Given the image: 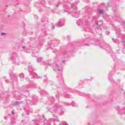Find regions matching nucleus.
I'll return each instance as SVG.
<instances>
[{
	"instance_id": "c9c22d12",
	"label": "nucleus",
	"mask_w": 125,
	"mask_h": 125,
	"mask_svg": "<svg viewBox=\"0 0 125 125\" xmlns=\"http://www.w3.org/2000/svg\"><path fill=\"white\" fill-rule=\"evenodd\" d=\"M30 87H31V86H30L29 85H27L26 87V88H30Z\"/></svg>"
},
{
	"instance_id": "9d476101",
	"label": "nucleus",
	"mask_w": 125,
	"mask_h": 125,
	"mask_svg": "<svg viewBox=\"0 0 125 125\" xmlns=\"http://www.w3.org/2000/svg\"><path fill=\"white\" fill-rule=\"evenodd\" d=\"M69 55V54L67 52V51H64L62 53V58L63 59H65V58H67L68 56Z\"/></svg>"
},
{
	"instance_id": "e433bc0d",
	"label": "nucleus",
	"mask_w": 125,
	"mask_h": 125,
	"mask_svg": "<svg viewBox=\"0 0 125 125\" xmlns=\"http://www.w3.org/2000/svg\"><path fill=\"white\" fill-rule=\"evenodd\" d=\"M4 35H5V33H1V36H4Z\"/></svg>"
},
{
	"instance_id": "a18cd8bd",
	"label": "nucleus",
	"mask_w": 125,
	"mask_h": 125,
	"mask_svg": "<svg viewBox=\"0 0 125 125\" xmlns=\"http://www.w3.org/2000/svg\"><path fill=\"white\" fill-rule=\"evenodd\" d=\"M12 114L13 115H14V112L13 111H12Z\"/></svg>"
},
{
	"instance_id": "bb28decb",
	"label": "nucleus",
	"mask_w": 125,
	"mask_h": 125,
	"mask_svg": "<svg viewBox=\"0 0 125 125\" xmlns=\"http://www.w3.org/2000/svg\"><path fill=\"white\" fill-rule=\"evenodd\" d=\"M44 65L45 68H47V67H46V66H51V65L50 64H49V63H48L47 64H44Z\"/></svg>"
},
{
	"instance_id": "c03bdc74",
	"label": "nucleus",
	"mask_w": 125,
	"mask_h": 125,
	"mask_svg": "<svg viewBox=\"0 0 125 125\" xmlns=\"http://www.w3.org/2000/svg\"><path fill=\"white\" fill-rule=\"evenodd\" d=\"M67 105L69 106V105H71V104H70V103H67Z\"/></svg>"
},
{
	"instance_id": "6ab92c4d",
	"label": "nucleus",
	"mask_w": 125,
	"mask_h": 125,
	"mask_svg": "<svg viewBox=\"0 0 125 125\" xmlns=\"http://www.w3.org/2000/svg\"><path fill=\"white\" fill-rule=\"evenodd\" d=\"M62 3H61V2H59L58 4H54V3H53V4L54 5V7L55 8L56 7H58V6H59L60 5H61Z\"/></svg>"
},
{
	"instance_id": "58836bf2",
	"label": "nucleus",
	"mask_w": 125,
	"mask_h": 125,
	"mask_svg": "<svg viewBox=\"0 0 125 125\" xmlns=\"http://www.w3.org/2000/svg\"><path fill=\"white\" fill-rule=\"evenodd\" d=\"M23 94H24V96H21V97H24V96H25V93H23Z\"/></svg>"
},
{
	"instance_id": "49530a36",
	"label": "nucleus",
	"mask_w": 125,
	"mask_h": 125,
	"mask_svg": "<svg viewBox=\"0 0 125 125\" xmlns=\"http://www.w3.org/2000/svg\"><path fill=\"white\" fill-rule=\"evenodd\" d=\"M115 40V39L114 38H112V41Z\"/></svg>"
},
{
	"instance_id": "dca6fc26",
	"label": "nucleus",
	"mask_w": 125,
	"mask_h": 125,
	"mask_svg": "<svg viewBox=\"0 0 125 125\" xmlns=\"http://www.w3.org/2000/svg\"><path fill=\"white\" fill-rule=\"evenodd\" d=\"M98 13L99 14H104V13H105V10L103 9H100L98 11Z\"/></svg>"
},
{
	"instance_id": "a19ab883",
	"label": "nucleus",
	"mask_w": 125,
	"mask_h": 125,
	"mask_svg": "<svg viewBox=\"0 0 125 125\" xmlns=\"http://www.w3.org/2000/svg\"><path fill=\"white\" fill-rule=\"evenodd\" d=\"M117 42H118V40L117 39H116L115 40V41H114V42H115V43H117Z\"/></svg>"
},
{
	"instance_id": "412c9836",
	"label": "nucleus",
	"mask_w": 125,
	"mask_h": 125,
	"mask_svg": "<svg viewBox=\"0 0 125 125\" xmlns=\"http://www.w3.org/2000/svg\"><path fill=\"white\" fill-rule=\"evenodd\" d=\"M95 25L97 26V27L96 28V30H101V27L99 26L98 23L97 22H95Z\"/></svg>"
},
{
	"instance_id": "b1692460",
	"label": "nucleus",
	"mask_w": 125,
	"mask_h": 125,
	"mask_svg": "<svg viewBox=\"0 0 125 125\" xmlns=\"http://www.w3.org/2000/svg\"><path fill=\"white\" fill-rule=\"evenodd\" d=\"M37 98H38V97H35V98H33L32 101L34 103H36V102H37Z\"/></svg>"
},
{
	"instance_id": "79ce46f5",
	"label": "nucleus",
	"mask_w": 125,
	"mask_h": 125,
	"mask_svg": "<svg viewBox=\"0 0 125 125\" xmlns=\"http://www.w3.org/2000/svg\"><path fill=\"white\" fill-rule=\"evenodd\" d=\"M65 97H66V98H70V96H66Z\"/></svg>"
},
{
	"instance_id": "2f4dec72",
	"label": "nucleus",
	"mask_w": 125,
	"mask_h": 125,
	"mask_svg": "<svg viewBox=\"0 0 125 125\" xmlns=\"http://www.w3.org/2000/svg\"><path fill=\"white\" fill-rule=\"evenodd\" d=\"M32 57H35L36 56V55L34 53H32Z\"/></svg>"
},
{
	"instance_id": "2eb2a0df",
	"label": "nucleus",
	"mask_w": 125,
	"mask_h": 125,
	"mask_svg": "<svg viewBox=\"0 0 125 125\" xmlns=\"http://www.w3.org/2000/svg\"><path fill=\"white\" fill-rule=\"evenodd\" d=\"M99 7L106 8V4L104 3H102L99 5Z\"/></svg>"
},
{
	"instance_id": "4c0bfd02",
	"label": "nucleus",
	"mask_w": 125,
	"mask_h": 125,
	"mask_svg": "<svg viewBox=\"0 0 125 125\" xmlns=\"http://www.w3.org/2000/svg\"><path fill=\"white\" fill-rule=\"evenodd\" d=\"M21 48H23V49H25V46H21Z\"/></svg>"
},
{
	"instance_id": "7ed1b4c3",
	"label": "nucleus",
	"mask_w": 125,
	"mask_h": 125,
	"mask_svg": "<svg viewBox=\"0 0 125 125\" xmlns=\"http://www.w3.org/2000/svg\"><path fill=\"white\" fill-rule=\"evenodd\" d=\"M28 70L30 73V75L32 76L31 79H41V77L39 76L37 73L33 71L34 67L31 63L28 65Z\"/></svg>"
},
{
	"instance_id": "9b49d317",
	"label": "nucleus",
	"mask_w": 125,
	"mask_h": 125,
	"mask_svg": "<svg viewBox=\"0 0 125 125\" xmlns=\"http://www.w3.org/2000/svg\"><path fill=\"white\" fill-rule=\"evenodd\" d=\"M44 83H47L48 84H52L53 83L51 81H47V78H46V76H44Z\"/></svg>"
},
{
	"instance_id": "09e8293b",
	"label": "nucleus",
	"mask_w": 125,
	"mask_h": 125,
	"mask_svg": "<svg viewBox=\"0 0 125 125\" xmlns=\"http://www.w3.org/2000/svg\"><path fill=\"white\" fill-rule=\"evenodd\" d=\"M6 7H7V5H6Z\"/></svg>"
},
{
	"instance_id": "5701e85b",
	"label": "nucleus",
	"mask_w": 125,
	"mask_h": 125,
	"mask_svg": "<svg viewBox=\"0 0 125 125\" xmlns=\"http://www.w3.org/2000/svg\"><path fill=\"white\" fill-rule=\"evenodd\" d=\"M71 105L73 107H78V105H77V104L74 102H72Z\"/></svg>"
},
{
	"instance_id": "f3484780",
	"label": "nucleus",
	"mask_w": 125,
	"mask_h": 125,
	"mask_svg": "<svg viewBox=\"0 0 125 125\" xmlns=\"http://www.w3.org/2000/svg\"><path fill=\"white\" fill-rule=\"evenodd\" d=\"M58 79L59 80V81H60L61 82H63V77L61 75L58 76Z\"/></svg>"
},
{
	"instance_id": "4468645a",
	"label": "nucleus",
	"mask_w": 125,
	"mask_h": 125,
	"mask_svg": "<svg viewBox=\"0 0 125 125\" xmlns=\"http://www.w3.org/2000/svg\"><path fill=\"white\" fill-rule=\"evenodd\" d=\"M121 38L122 39V43L125 44V35L123 34L121 36Z\"/></svg>"
},
{
	"instance_id": "423d86ee",
	"label": "nucleus",
	"mask_w": 125,
	"mask_h": 125,
	"mask_svg": "<svg viewBox=\"0 0 125 125\" xmlns=\"http://www.w3.org/2000/svg\"><path fill=\"white\" fill-rule=\"evenodd\" d=\"M64 23H65V20L64 19H62L60 20L59 22L56 24V26L58 27V28L62 27V26H64Z\"/></svg>"
},
{
	"instance_id": "aec40b11",
	"label": "nucleus",
	"mask_w": 125,
	"mask_h": 125,
	"mask_svg": "<svg viewBox=\"0 0 125 125\" xmlns=\"http://www.w3.org/2000/svg\"><path fill=\"white\" fill-rule=\"evenodd\" d=\"M41 123V121H39L38 120H35L34 124L35 125H40V124Z\"/></svg>"
},
{
	"instance_id": "c756f323",
	"label": "nucleus",
	"mask_w": 125,
	"mask_h": 125,
	"mask_svg": "<svg viewBox=\"0 0 125 125\" xmlns=\"http://www.w3.org/2000/svg\"><path fill=\"white\" fill-rule=\"evenodd\" d=\"M116 18H117V19H119V18H120V15L119 14L116 15Z\"/></svg>"
},
{
	"instance_id": "de8ad7c7",
	"label": "nucleus",
	"mask_w": 125,
	"mask_h": 125,
	"mask_svg": "<svg viewBox=\"0 0 125 125\" xmlns=\"http://www.w3.org/2000/svg\"><path fill=\"white\" fill-rule=\"evenodd\" d=\"M46 122V121H45V122H44V124H45Z\"/></svg>"
},
{
	"instance_id": "a878e982",
	"label": "nucleus",
	"mask_w": 125,
	"mask_h": 125,
	"mask_svg": "<svg viewBox=\"0 0 125 125\" xmlns=\"http://www.w3.org/2000/svg\"><path fill=\"white\" fill-rule=\"evenodd\" d=\"M90 44H91L87 43L86 42H85V44H82V45L88 46V45H90Z\"/></svg>"
},
{
	"instance_id": "ea45409f",
	"label": "nucleus",
	"mask_w": 125,
	"mask_h": 125,
	"mask_svg": "<svg viewBox=\"0 0 125 125\" xmlns=\"http://www.w3.org/2000/svg\"><path fill=\"white\" fill-rule=\"evenodd\" d=\"M64 12H67V14H69V12L67 11H64Z\"/></svg>"
},
{
	"instance_id": "cd10ccee",
	"label": "nucleus",
	"mask_w": 125,
	"mask_h": 125,
	"mask_svg": "<svg viewBox=\"0 0 125 125\" xmlns=\"http://www.w3.org/2000/svg\"><path fill=\"white\" fill-rule=\"evenodd\" d=\"M45 21L46 22H47V18H46L45 20H44L43 19L42 20V22H45Z\"/></svg>"
},
{
	"instance_id": "8fccbe9b",
	"label": "nucleus",
	"mask_w": 125,
	"mask_h": 125,
	"mask_svg": "<svg viewBox=\"0 0 125 125\" xmlns=\"http://www.w3.org/2000/svg\"><path fill=\"white\" fill-rule=\"evenodd\" d=\"M50 3H51V1L50 2Z\"/></svg>"
},
{
	"instance_id": "1a4fd4ad",
	"label": "nucleus",
	"mask_w": 125,
	"mask_h": 125,
	"mask_svg": "<svg viewBox=\"0 0 125 125\" xmlns=\"http://www.w3.org/2000/svg\"><path fill=\"white\" fill-rule=\"evenodd\" d=\"M114 73H115V70H112L108 74V80L110 82H112V81H113L112 79V76L114 75Z\"/></svg>"
},
{
	"instance_id": "ddd939ff",
	"label": "nucleus",
	"mask_w": 125,
	"mask_h": 125,
	"mask_svg": "<svg viewBox=\"0 0 125 125\" xmlns=\"http://www.w3.org/2000/svg\"><path fill=\"white\" fill-rule=\"evenodd\" d=\"M22 102L21 101L16 102L13 104L14 106H18V105H20V104H22Z\"/></svg>"
},
{
	"instance_id": "4be33fe9",
	"label": "nucleus",
	"mask_w": 125,
	"mask_h": 125,
	"mask_svg": "<svg viewBox=\"0 0 125 125\" xmlns=\"http://www.w3.org/2000/svg\"><path fill=\"white\" fill-rule=\"evenodd\" d=\"M80 96H89V94H85V93H81V94H80Z\"/></svg>"
},
{
	"instance_id": "3c124183",
	"label": "nucleus",
	"mask_w": 125,
	"mask_h": 125,
	"mask_svg": "<svg viewBox=\"0 0 125 125\" xmlns=\"http://www.w3.org/2000/svg\"><path fill=\"white\" fill-rule=\"evenodd\" d=\"M99 44H101V43H99Z\"/></svg>"
},
{
	"instance_id": "f257e3e1",
	"label": "nucleus",
	"mask_w": 125,
	"mask_h": 125,
	"mask_svg": "<svg viewBox=\"0 0 125 125\" xmlns=\"http://www.w3.org/2000/svg\"><path fill=\"white\" fill-rule=\"evenodd\" d=\"M62 59L61 60V61H59L57 63L52 64L53 69L56 73H61L62 72V66L61 63H64V61L62 60Z\"/></svg>"
},
{
	"instance_id": "0eeeda50",
	"label": "nucleus",
	"mask_w": 125,
	"mask_h": 125,
	"mask_svg": "<svg viewBox=\"0 0 125 125\" xmlns=\"http://www.w3.org/2000/svg\"><path fill=\"white\" fill-rule=\"evenodd\" d=\"M100 46L102 48H104V49L106 50V51H107L108 52H110V51H111V47L108 45H104V43H103Z\"/></svg>"
},
{
	"instance_id": "f704fd0d",
	"label": "nucleus",
	"mask_w": 125,
	"mask_h": 125,
	"mask_svg": "<svg viewBox=\"0 0 125 125\" xmlns=\"http://www.w3.org/2000/svg\"><path fill=\"white\" fill-rule=\"evenodd\" d=\"M42 94L43 95H45V92H42Z\"/></svg>"
},
{
	"instance_id": "7c9ffc66",
	"label": "nucleus",
	"mask_w": 125,
	"mask_h": 125,
	"mask_svg": "<svg viewBox=\"0 0 125 125\" xmlns=\"http://www.w3.org/2000/svg\"><path fill=\"white\" fill-rule=\"evenodd\" d=\"M117 10V7H114L113 8V11H116Z\"/></svg>"
},
{
	"instance_id": "f03ea898",
	"label": "nucleus",
	"mask_w": 125,
	"mask_h": 125,
	"mask_svg": "<svg viewBox=\"0 0 125 125\" xmlns=\"http://www.w3.org/2000/svg\"><path fill=\"white\" fill-rule=\"evenodd\" d=\"M76 24H77L78 26H79L80 28H82V30H84L86 32H90V28L87 27V25L84 24V21L79 19L77 21Z\"/></svg>"
},
{
	"instance_id": "a211bd4d",
	"label": "nucleus",
	"mask_w": 125,
	"mask_h": 125,
	"mask_svg": "<svg viewBox=\"0 0 125 125\" xmlns=\"http://www.w3.org/2000/svg\"><path fill=\"white\" fill-rule=\"evenodd\" d=\"M19 77L21 78V80L22 81L24 79V76L23 73L19 74Z\"/></svg>"
},
{
	"instance_id": "72a5a7b5",
	"label": "nucleus",
	"mask_w": 125,
	"mask_h": 125,
	"mask_svg": "<svg viewBox=\"0 0 125 125\" xmlns=\"http://www.w3.org/2000/svg\"><path fill=\"white\" fill-rule=\"evenodd\" d=\"M54 28H55V26L52 25L51 29H54Z\"/></svg>"
},
{
	"instance_id": "6e6552de",
	"label": "nucleus",
	"mask_w": 125,
	"mask_h": 125,
	"mask_svg": "<svg viewBox=\"0 0 125 125\" xmlns=\"http://www.w3.org/2000/svg\"><path fill=\"white\" fill-rule=\"evenodd\" d=\"M11 60H12L14 63L17 64V65L20 64V61H19V58L18 57H16L15 58L12 57L11 58Z\"/></svg>"
},
{
	"instance_id": "f8f14e48",
	"label": "nucleus",
	"mask_w": 125,
	"mask_h": 125,
	"mask_svg": "<svg viewBox=\"0 0 125 125\" xmlns=\"http://www.w3.org/2000/svg\"><path fill=\"white\" fill-rule=\"evenodd\" d=\"M37 61L38 63H41V65H42V64H43V61H42V58H37Z\"/></svg>"
},
{
	"instance_id": "393cba45",
	"label": "nucleus",
	"mask_w": 125,
	"mask_h": 125,
	"mask_svg": "<svg viewBox=\"0 0 125 125\" xmlns=\"http://www.w3.org/2000/svg\"><path fill=\"white\" fill-rule=\"evenodd\" d=\"M116 36L119 38H121V34L120 33V32L117 31Z\"/></svg>"
},
{
	"instance_id": "c85d7f7f",
	"label": "nucleus",
	"mask_w": 125,
	"mask_h": 125,
	"mask_svg": "<svg viewBox=\"0 0 125 125\" xmlns=\"http://www.w3.org/2000/svg\"><path fill=\"white\" fill-rule=\"evenodd\" d=\"M54 98H53V97H51L50 98V99H49V100H50V101H52V100H54Z\"/></svg>"
},
{
	"instance_id": "473e14b6",
	"label": "nucleus",
	"mask_w": 125,
	"mask_h": 125,
	"mask_svg": "<svg viewBox=\"0 0 125 125\" xmlns=\"http://www.w3.org/2000/svg\"><path fill=\"white\" fill-rule=\"evenodd\" d=\"M26 81H27L28 83H30V79H29V78H26Z\"/></svg>"
},
{
	"instance_id": "37998d69",
	"label": "nucleus",
	"mask_w": 125,
	"mask_h": 125,
	"mask_svg": "<svg viewBox=\"0 0 125 125\" xmlns=\"http://www.w3.org/2000/svg\"><path fill=\"white\" fill-rule=\"evenodd\" d=\"M22 117H25V114H22Z\"/></svg>"
},
{
	"instance_id": "39448f33",
	"label": "nucleus",
	"mask_w": 125,
	"mask_h": 125,
	"mask_svg": "<svg viewBox=\"0 0 125 125\" xmlns=\"http://www.w3.org/2000/svg\"><path fill=\"white\" fill-rule=\"evenodd\" d=\"M49 111L52 113L53 117H56V114H57V109L55 107H51V108L49 109Z\"/></svg>"
},
{
	"instance_id": "20e7f679",
	"label": "nucleus",
	"mask_w": 125,
	"mask_h": 125,
	"mask_svg": "<svg viewBox=\"0 0 125 125\" xmlns=\"http://www.w3.org/2000/svg\"><path fill=\"white\" fill-rule=\"evenodd\" d=\"M77 2L73 3L71 4V8H73V11L72 13V16L75 18H78L80 16V11H75L77 10Z\"/></svg>"
}]
</instances>
